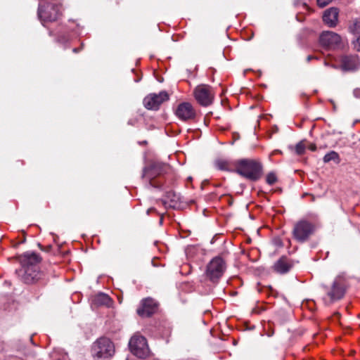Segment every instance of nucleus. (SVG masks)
<instances>
[{"mask_svg": "<svg viewBox=\"0 0 360 360\" xmlns=\"http://www.w3.org/2000/svg\"><path fill=\"white\" fill-rule=\"evenodd\" d=\"M20 268L15 270L19 280L26 285H34L39 283L46 285L48 279L45 278L44 273L40 270L39 264L41 258L34 252H25L18 256Z\"/></svg>", "mask_w": 360, "mask_h": 360, "instance_id": "nucleus-1", "label": "nucleus"}, {"mask_svg": "<svg viewBox=\"0 0 360 360\" xmlns=\"http://www.w3.org/2000/svg\"><path fill=\"white\" fill-rule=\"evenodd\" d=\"M170 170L168 165L160 162H151L142 170L141 178L150 187L162 188L164 182L162 176Z\"/></svg>", "mask_w": 360, "mask_h": 360, "instance_id": "nucleus-2", "label": "nucleus"}, {"mask_svg": "<svg viewBox=\"0 0 360 360\" xmlns=\"http://www.w3.org/2000/svg\"><path fill=\"white\" fill-rule=\"evenodd\" d=\"M237 174L252 181H258L263 174V166L259 161L252 159H241L236 162Z\"/></svg>", "mask_w": 360, "mask_h": 360, "instance_id": "nucleus-3", "label": "nucleus"}, {"mask_svg": "<svg viewBox=\"0 0 360 360\" xmlns=\"http://www.w3.org/2000/svg\"><path fill=\"white\" fill-rule=\"evenodd\" d=\"M62 6L57 2L39 3L37 9V16L43 26L47 23L58 20L62 16Z\"/></svg>", "mask_w": 360, "mask_h": 360, "instance_id": "nucleus-4", "label": "nucleus"}, {"mask_svg": "<svg viewBox=\"0 0 360 360\" xmlns=\"http://www.w3.org/2000/svg\"><path fill=\"white\" fill-rule=\"evenodd\" d=\"M114 353V344L106 337L97 339L92 345L91 354L96 360H108Z\"/></svg>", "mask_w": 360, "mask_h": 360, "instance_id": "nucleus-5", "label": "nucleus"}, {"mask_svg": "<svg viewBox=\"0 0 360 360\" xmlns=\"http://www.w3.org/2000/svg\"><path fill=\"white\" fill-rule=\"evenodd\" d=\"M316 225L307 219L295 223L292 231L293 238L300 243L307 242L316 231Z\"/></svg>", "mask_w": 360, "mask_h": 360, "instance_id": "nucleus-6", "label": "nucleus"}, {"mask_svg": "<svg viewBox=\"0 0 360 360\" xmlns=\"http://www.w3.org/2000/svg\"><path fill=\"white\" fill-rule=\"evenodd\" d=\"M226 268L225 261L221 257H215L207 265L206 276L211 282L217 283L222 277Z\"/></svg>", "mask_w": 360, "mask_h": 360, "instance_id": "nucleus-7", "label": "nucleus"}, {"mask_svg": "<svg viewBox=\"0 0 360 360\" xmlns=\"http://www.w3.org/2000/svg\"><path fill=\"white\" fill-rule=\"evenodd\" d=\"M321 286L326 291L327 297H328V300L324 298L326 304H330L341 300L345 294V285L341 277L335 278L330 288H328L326 285H322Z\"/></svg>", "mask_w": 360, "mask_h": 360, "instance_id": "nucleus-8", "label": "nucleus"}, {"mask_svg": "<svg viewBox=\"0 0 360 360\" xmlns=\"http://www.w3.org/2000/svg\"><path fill=\"white\" fill-rule=\"evenodd\" d=\"M131 353L140 359L146 358L150 353V349L145 337L139 335H134L129 342Z\"/></svg>", "mask_w": 360, "mask_h": 360, "instance_id": "nucleus-9", "label": "nucleus"}, {"mask_svg": "<svg viewBox=\"0 0 360 360\" xmlns=\"http://www.w3.org/2000/svg\"><path fill=\"white\" fill-rule=\"evenodd\" d=\"M336 61L340 63L339 68L344 72H352L359 69L360 62L356 55H341ZM334 68H338L337 65H332Z\"/></svg>", "mask_w": 360, "mask_h": 360, "instance_id": "nucleus-10", "label": "nucleus"}, {"mask_svg": "<svg viewBox=\"0 0 360 360\" xmlns=\"http://www.w3.org/2000/svg\"><path fill=\"white\" fill-rule=\"evenodd\" d=\"M169 100V94L167 91H162L159 94H150L143 99V105L148 110H158L160 105Z\"/></svg>", "mask_w": 360, "mask_h": 360, "instance_id": "nucleus-11", "label": "nucleus"}, {"mask_svg": "<svg viewBox=\"0 0 360 360\" xmlns=\"http://www.w3.org/2000/svg\"><path fill=\"white\" fill-rule=\"evenodd\" d=\"M175 115L181 121L189 122L195 119L196 112L191 103L182 102L177 105Z\"/></svg>", "mask_w": 360, "mask_h": 360, "instance_id": "nucleus-12", "label": "nucleus"}, {"mask_svg": "<svg viewBox=\"0 0 360 360\" xmlns=\"http://www.w3.org/2000/svg\"><path fill=\"white\" fill-rule=\"evenodd\" d=\"M158 309V302L151 297L143 299L136 309L139 316L145 318L154 314Z\"/></svg>", "mask_w": 360, "mask_h": 360, "instance_id": "nucleus-13", "label": "nucleus"}, {"mask_svg": "<svg viewBox=\"0 0 360 360\" xmlns=\"http://www.w3.org/2000/svg\"><path fill=\"white\" fill-rule=\"evenodd\" d=\"M319 42L326 48L335 49L340 46L341 37L334 32L324 31L320 35Z\"/></svg>", "mask_w": 360, "mask_h": 360, "instance_id": "nucleus-14", "label": "nucleus"}, {"mask_svg": "<svg viewBox=\"0 0 360 360\" xmlns=\"http://www.w3.org/2000/svg\"><path fill=\"white\" fill-rule=\"evenodd\" d=\"M196 101L202 106L210 105L213 101L210 88L207 85L198 86L194 90Z\"/></svg>", "mask_w": 360, "mask_h": 360, "instance_id": "nucleus-15", "label": "nucleus"}, {"mask_svg": "<svg viewBox=\"0 0 360 360\" xmlns=\"http://www.w3.org/2000/svg\"><path fill=\"white\" fill-rule=\"evenodd\" d=\"M294 266L293 261L286 256L281 257L274 264V270L280 274H287Z\"/></svg>", "mask_w": 360, "mask_h": 360, "instance_id": "nucleus-16", "label": "nucleus"}, {"mask_svg": "<svg viewBox=\"0 0 360 360\" xmlns=\"http://www.w3.org/2000/svg\"><path fill=\"white\" fill-rule=\"evenodd\" d=\"M339 10L331 7L326 10L323 15V20L330 27H335L338 22Z\"/></svg>", "mask_w": 360, "mask_h": 360, "instance_id": "nucleus-17", "label": "nucleus"}, {"mask_svg": "<svg viewBox=\"0 0 360 360\" xmlns=\"http://www.w3.org/2000/svg\"><path fill=\"white\" fill-rule=\"evenodd\" d=\"M92 302L96 306L110 307L112 304V300L107 294L100 292L94 297Z\"/></svg>", "mask_w": 360, "mask_h": 360, "instance_id": "nucleus-18", "label": "nucleus"}, {"mask_svg": "<svg viewBox=\"0 0 360 360\" xmlns=\"http://www.w3.org/2000/svg\"><path fill=\"white\" fill-rule=\"evenodd\" d=\"M348 29L354 37L360 35V18L352 19L349 23Z\"/></svg>", "mask_w": 360, "mask_h": 360, "instance_id": "nucleus-19", "label": "nucleus"}, {"mask_svg": "<svg viewBox=\"0 0 360 360\" xmlns=\"http://www.w3.org/2000/svg\"><path fill=\"white\" fill-rule=\"evenodd\" d=\"M215 167L221 171L232 172L231 162L227 160L217 159L214 162Z\"/></svg>", "mask_w": 360, "mask_h": 360, "instance_id": "nucleus-20", "label": "nucleus"}, {"mask_svg": "<svg viewBox=\"0 0 360 360\" xmlns=\"http://www.w3.org/2000/svg\"><path fill=\"white\" fill-rule=\"evenodd\" d=\"M323 160L325 163L329 162L330 161H333L336 164H338L340 162V158L339 154L334 150H332V151L326 153L324 155Z\"/></svg>", "mask_w": 360, "mask_h": 360, "instance_id": "nucleus-21", "label": "nucleus"}, {"mask_svg": "<svg viewBox=\"0 0 360 360\" xmlns=\"http://www.w3.org/2000/svg\"><path fill=\"white\" fill-rule=\"evenodd\" d=\"M289 149L290 150H295V153L298 155H301L304 153L306 146L304 144V141H301L299 143L296 144V146L294 147L292 146H289Z\"/></svg>", "mask_w": 360, "mask_h": 360, "instance_id": "nucleus-22", "label": "nucleus"}, {"mask_svg": "<svg viewBox=\"0 0 360 360\" xmlns=\"http://www.w3.org/2000/svg\"><path fill=\"white\" fill-rule=\"evenodd\" d=\"M166 197L170 200L169 206L172 207H175L176 203L180 200L179 196L172 191L168 192Z\"/></svg>", "mask_w": 360, "mask_h": 360, "instance_id": "nucleus-23", "label": "nucleus"}, {"mask_svg": "<svg viewBox=\"0 0 360 360\" xmlns=\"http://www.w3.org/2000/svg\"><path fill=\"white\" fill-rule=\"evenodd\" d=\"M277 181H278V179L274 172H269L267 174L266 177V182L269 185L271 186V185L274 184Z\"/></svg>", "mask_w": 360, "mask_h": 360, "instance_id": "nucleus-24", "label": "nucleus"}, {"mask_svg": "<svg viewBox=\"0 0 360 360\" xmlns=\"http://www.w3.org/2000/svg\"><path fill=\"white\" fill-rule=\"evenodd\" d=\"M316 1L319 7L323 8L332 2L333 0H316Z\"/></svg>", "mask_w": 360, "mask_h": 360, "instance_id": "nucleus-25", "label": "nucleus"}, {"mask_svg": "<svg viewBox=\"0 0 360 360\" xmlns=\"http://www.w3.org/2000/svg\"><path fill=\"white\" fill-rule=\"evenodd\" d=\"M356 37V39L353 40L354 47L357 51H360V35Z\"/></svg>", "mask_w": 360, "mask_h": 360, "instance_id": "nucleus-26", "label": "nucleus"}, {"mask_svg": "<svg viewBox=\"0 0 360 360\" xmlns=\"http://www.w3.org/2000/svg\"><path fill=\"white\" fill-rule=\"evenodd\" d=\"M299 4H302L304 7L308 8L307 3L305 1V0H295V5L297 6Z\"/></svg>", "mask_w": 360, "mask_h": 360, "instance_id": "nucleus-27", "label": "nucleus"}, {"mask_svg": "<svg viewBox=\"0 0 360 360\" xmlns=\"http://www.w3.org/2000/svg\"><path fill=\"white\" fill-rule=\"evenodd\" d=\"M353 95L357 98H360V88H356L353 91Z\"/></svg>", "mask_w": 360, "mask_h": 360, "instance_id": "nucleus-28", "label": "nucleus"}, {"mask_svg": "<svg viewBox=\"0 0 360 360\" xmlns=\"http://www.w3.org/2000/svg\"><path fill=\"white\" fill-rule=\"evenodd\" d=\"M83 46H84V44H81V47H80V48H74V49H72V51H73L74 53H79V52L80 51V50H82V49H83Z\"/></svg>", "mask_w": 360, "mask_h": 360, "instance_id": "nucleus-29", "label": "nucleus"}, {"mask_svg": "<svg viewBox=\"0 0 360 360\" xmlns=\"http://www.w3.org/2000/svg\"><path fill=\"white\" fill-rule=\"evenodd\" d=\"M309 149L311 151H315L316 150V146L315 144H311Z\"/></svg>", "mask_w": 360, "mask_h": 360, "instance_id": "nucleus-30", "label": "nucleus"}, {"mask_svg": "<svg viewBox=\"0 0 360 360\" xmlns=\"http://www.w3.org/2000/svg\"><path fill=\"white\" fill-rule=\"evenodd\" d=\"M314 58L317 59V58H316V57H315V56H308L307 57V61L309 63V62H310V61H311L312 59H314Z\"/></svg>", "mask_w": 360, "mask_h": 360, "instance_id": "nucleus-31", "label": "nucleus"}, {"mask_svg": "<svg viewBox=\"0 0 360 360\" xmlns=\"http://www.w3.org/2000/svg\"><path fill=\"white\" fill-rule=\"evenodd\" d=\"M156 212V210L153 207H150L147 210V214H150L151 212Z\"/></svg>", "mask_w": 360, "mask_h": 360, "instance_id": "nucleus-32", "label": "nucleus"}, {"mask_svg": "<svg viewBox=\"0 0 360 360\" xmlns=\"http://www.w3.org/2000/svg\"><path fill=\"white\" fill-rule=\"evenodd\" d=\"M57 2L58 0H39V3H44V2Z\"/></svg>", "mask_w": 360, "mask_h": 360, "instance_id": "nucleus-33", "label": "nucleus"}, {"mask_svg": "<svg viewBox=\"0 0 360 360\" xmlns=\"http://www.w3.org/2000/svg\"><path fill=\"white\" fill-rule=\"evenodd\" d=\"M67 359H68V357H67V356H63L62 359H58V360H68Z\"/></svg>", "mask_w": 360, "mask_h": 360, "instance_id": "nucleus-34", "label": "nucleus"}, {"mask_svg": "<svg viewBox=\"0 0 360 360\" xmlns=\"http://www.w3.org/2000/svg\"><path fill=\"white\" fill-rule=\"evenodd\" d=\"M143 144H146L147 143V141H144L142 142Z\"/></svg>", "mask_w": 360, "mask_h": 360, "instance_id": "nucleus-35", "label": "nucleus"}, {"mask_svg": "<svg viewBox=\"0 0 360 360\" xmlns=\"http://www.w3.org/2000/svg\"><path fill=\"white\" fill-rule=\"evenodd\" d=\"M324 63H325V65H329L327 62H325Z\"/></svg>", "mask_w": 360, "mask_h": 360, "instance_id": "nucleus-36", "label": "nucleus"}]
</instances>
